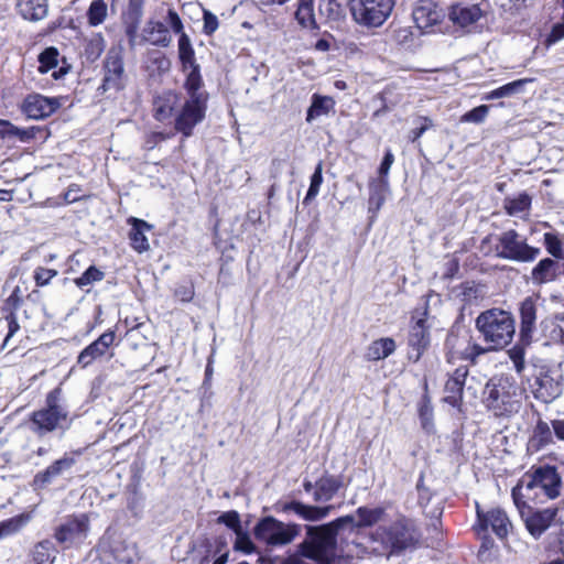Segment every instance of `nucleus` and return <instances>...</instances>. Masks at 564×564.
I'll use <instances>...</instances> for the list:
<instances>
[{"label": "nucleus", "instance_id": "f257e3e1", "mask_svg": "<svg viewBox=\"0 0 564 564\" xmlns=\"http://www.w3.org/2000/svg\"><path fill=\"white\" fill-rule=\"evenodd\" d=\"M417 541L415 523L403 514H398L389 525H379L368 538L367 543L352 541L340 551L349 556H362L371 553L378 556L391 557L399 555Z\"/></svg>", "mask_w": 564, "mask_h": 564}, {"label": "nucleus", "instance_id": "f03ea898", "mask_svg": "<svg viewBox=\"0 0 564 564\" xmlns=\"http://www.w3.org/2000/svg\"><path fill=\"white\" fill-rule=\"evenodd\" d=\"M352 514L339 517L321 525H305V538L297 545V555L315 564H333L337 556V538L352 523Z\"/></svg>", "mask_w": 564, "mask_h": 564}, {"label": "nucleus", "instance_id": "7ed1b4c3", "mask_svg": "<svg viewBox=\"0 0 564 564\" xmlns=\"http://www.w3.org/2000/svg\"><path fill=\"white\" fill-rule=\"evenodd\" d=\"M562 478L554 466H540L527 473L512 488L513 501L527 500L534 505L544 503L560 496Z\"/></svg>", "mask_w": 564, "mask_h": 564}, {"label": "nucleus", "instance_id": "20e7f679", "mask_svg": "<svg viewBox=\"0 0 564 564\" xmlns=\"http://www.w3.org/2000/svg\"><path fill=\"white\" fill-rule=\"evenodd\" d=\"M69 411L63 399L61 388H55L46 394L43 408L33 411L28 421L29 430L37 437L69 427Z\"/></svg>", "mask_w": 564, "mask_h": 564}, {"label": "nucleus", "instance_id": "39448f33", "mask_svg": "<svg viewBox=\"0 0 564 564\" xmlns=\"http://www.w3.org/2000/svg\"><path fill=\"white\" fill-rule=\"evenodd\" d=\"M522 391L510 376L492 377L485 386L482 403L495 416H510L521 408Z\"/></svg>", "mask_w": 564, "mask_h": 564}, {"label": "nucleus", "instance_id": "423d86ee", "mask_svg": "<svg viewBox=\"0 0 564 564\" xmlns=\"http://www.w3.org/2000/svg\"><path fill=\"white\" fill-rule=\"evenodd\" d=\"M476 328L491 349H501L512 341L516 333V321L511 313L491 308L478 315Z\"/></svg>", "mask_w": 564, "mask_h": 564}, {"label": "nucleus", "instance_id": "0eeeda50", "mask_svg": "<svg viewBox=\"0 0 564 564\" xmlns=\"http://www.w3.org/2000/svg\"><path fill=\"white\" fill-rule=\"evenodd\" d=\"M203 86L184 84L187 99L175 116V129L185 138L191 137L194 127L205 118L208 93L203 89Z\"/></svg>", "mask_w": 564, "mask_h": 564}, {"label": "nucleus", "instance_id": "6e6552de", "mask_svg": "<svg viewBox=\"0 0 564 564\" xmlns=\"http://www.w3.org/2000/svg\"><path fill=\"white\" fill-rule=\"evenodd\" d=\"M166 21L170 24L171 30L178 35V59L181 62L182 72L186 74L184 84H188L191 86L204 85L200 75V66L196 61L192 41L189 36L184 32V25L178 13L174 9H169Z\"/></svg>", "mask_w": 564, "mask_h": 564}, {"label": "nucleus", "instance_id": "1a4fd4ad", "mask_svg": "<svg viewBox=\"0 0 564 564\" xmlns=\"http://www.w3.org/2000/svg\"><path fill=\"white\" fill-rule=\"evenodd\" d=\"M394 4V0H350L349 10L359 25L379 28L391 15Z\"/></svg>", "mask_w": 564, "mask_h": 564}, {"label": "nucleus", "instance_id": "9d476101", "mask_svg": "<svg viewBox=\"0 0 564 564\" xmlns=\"http://www.w3.org/2000/svg\"><path fill=\"white\" fill-rule=\"evenodd\" d=\"M301 532L296 523H284L271 516L262 518L253 528L257 540L270 546L290 544Z\"/></svg>", "mask_w": 564, "mask_h": 564}, {"label": "nucleus", "instance_id": "9b49d317", "mask_svg": "<svg viewBox=\"0 0 564 564\" xmlns=\"http://www.w3.org/2000/svg\"><path fill=\"white\" fill-rule=\"evenodd\" d=\"M527 531L534 539L539 540L555 521L556 508H535L532 502L519 500L513 501Z\"/></svg>", "mask_w": 564, "mask_h": 564}, {"label": "nucleus", "instance_id": "f8f14e48", "mask_svg": "<svg viewBox=\"0 0 564 564\" xmlns=\"http://www.w3.org/2000/svg\"><path fill=\"white\" fill-rule=\"evenodd\" d=\"M497 250L500 258L518 262H531L541 253L539 248L529 246L513 229L501 234Z\"/></svg>", "mask_w": 564, "mask_h": 564}, {"label": "nucleus", "instance_id": "ddd939ff", "mask_svg": "<svg viewBox=\"0 0 564 564\" xmlns=\"http://www.w3.org/2000/svg\"><path fill=\"white\" fill-rule=\"evenodd\" d=\"M100 558L106 564H132L135 547L118 533L107 531L99 543Z\"/></svg>", "mask_w": 564, "mask_h": 564}, {"label": "nucleus", "instance_id": "4468645a", "mask_svg": "<svg viewBox=\"0 0 564 564\" xmlns=\"http://www.w3.org/2000/svg\"><path fill=\"white\" fill-rule=\"evenodd\" d=\"M90 525L86 513L72 516L61 523L54 533L55 540L68 549L82 544L88 535Z\"/></svg>", "mask_w": 564, "mask_h": 564}, {"label": "nucleus", "instance_id": "2eb2a0df", "mask_svg": "<svg viewBox=\"0 0 564 564\" xmlns=\"http://www.w3.org/2000/svg\"><path fill=\"white\" fill-rule=\"evenodd\" d=\"M126 83L124 65L121 48L111 47L104 62V78L99 87L104 93L119 91Z\"/></svg>", "mask_w": 564, "mask_h": 564}, {"label": "nucleus", "instance_id": "dca6fc26", "mask_svg": "<svg viewBox=\"0 0 564 564\" xmlns=\"http://www.w3.org/2000/svg\"><path fill=\"white\" fill-rule=\"evenodd\" d=\"M427 310L413 316V324L410 327L408 336L409 352L408 357L413 362H417L430 346V326L426 324Z\"/></svg>", "mask_w": 564, "mask_h": 564}, {"label": "nucleus", "instance_id": "f3484780", "mask_svg": "<svg viewBox=\"0 0 564 564\" xmlns=\"http://www.w3.org/2000/svg\"><path fill=\"white\" fill-rule=\"evenodd\" d=\"M477 518L478 532L487 531L488 528H490L500 540L506 539L512 529L510 519L508 518L505 510L500 508H494L486 513L480 512L479 508H477Z\"/></svg>", "mask_w": 564, "mask_h": 564}, {"label": "nucleus", "instance_id": "a211bd4d", "mask_svg": "<svg viewBox=\"0 0 564 564\" xmlns=\"http://www.w3.org/2000/svg\"><path fill=\"white\" fill-rule=\"evenodd\" d=\"M59 106L56 98L33 94L24 99L22 109L29 118L39 120L51 116Z\"/></svg>", "mask_w": 564, "mask_h": 564}, {"label": "nucleus", "instance_id": "6ab92c4d", "mask_svg": "<svg viewBox=\"0 0 564 564\" xmlns=\"http://www.w3.org/2000/svg\"><path fill=\"white\" fill-rule=\"evenodd\" d=\"M169 28L159 20L149 19L141 31V43H149L158 47H169L172 44Z\"/></svg>", "mask_w": 564, "mask_h": 564}, {"label": "nucleus", "instance_id": "aec40b11", "mask_svg": "<svg viewBox=\"0 0 564 564\" xmlns=\"http://www.w3.org/2000/svg\"><path fill=\"white\" fill-rule=\"evenodd\" d=\"M115 332L108 330L101 334L95 341L80 351L77 364L83 368L88 367L97 358L102 357L115 341Z\"/></svg>", "mask_w": 564, "mask_h": 564}, {"label": "nucleus", "instance_id": "412c9836", "mask_svg": "<svg viewBox=\"0 0 564 564\" xmlns=\"http://www.w3.org/2000/svg\"><path fill=\"white\" fill-rule=\"evenodd\" d=\"M412 15L416 28L423 32L437 24L443 17L442 11L431 0H420Z\"/></svg>", "mask_w": 564, "mask_h": 564}, {"label": "nucleus", "instance_id": "4be33fe9", "mask_svg": "<svg viewBox=\"0 0 564 564\" xmlns=\"http://www.w3.org/2000/svg\"><path fill=\"white\" fill-rule=\"evenodd\" d=\"M333 509V506L317 507L304 505L297 500H292L282 506L283 512H293L301 519L310 522H317L325 519Z\"/></svg>", "mask_w": 564, "mask_h": 564}, {"label": "nucleus", "instance_id": "5701e85b", "mask_svg": "<svg viewBox=\"0 0 564 564\" xmlns=\"http://www.w3.org/2000/svg\"><path fill=\"white\" fill-rule=\"evenodd\" d=\"M520 341L530 345L535 329L536 305L532 297H527L520 305Z\"/></svg>", "mask_w": 564, "mask_h": 564}, {"label": "nucleus", "instance_id": "b1692460", "mask_svg": "<svg viewBox=\"0 0 564 564\" xmlns=\"http://www.w3.org/2000/svg\"><path fill=\"white\" fill-rule=\"evenodd\" d=\"M534 397L544 403H550L562 394V384L549 371L541 372L535 380Z\"/></svg>", "mask_w": 564, "mask_h": 564}, {"label": "nucleus", "instance_id": "393cba45", "mask_svg": "<svg viewBox=\"0 0 564 564\" xmlns=\"http://www.w3.org/2000/svg\"><path fill=\"white\" fill-rule=\"evenodd\" d=\"M468 376L466 366L458 367L445 383V401L453 406H458L462 402L463 389Z\"/></svg>", "mask_w": 564, "mask_h": 564}, {"label": "nucleus", "instance_id": "a878e982", "mask_svg": "<svg viewBox=\"0 0 564 564\" xmlns=\"http://www.w3.org/2000/svg\"><path fill=\"white\" fill-rule=\"evenodd\" d=\"M356 514L359 518L358 521L354 517V522L346 524V530H348L349 533H355L360 528L371 527V525L384 520L386 510L383 508L369 509L366 507H359L356 510Z\"/></svg>", "mask_w": 564, "mask_h": 564}, {"label": "nucleus", "instance_id": "bb28decb", "mask_svg": "<svg viewBox=\"0 0 564 564\" xmlns=\"http://www.w3.org/2000/svg\"><path fill=\"white\" fill-rule=\"evenodd\" d=\"M74 464L75 459L73 457L64 456L51 464L45 470L37 473L34 477V484L44 487L61 476L65 470L70 469Z\"/></svg>", "mask_w": 564, "mask_h": 564}, {"label": "nucleus", "instance_id": "cd10ccee", "mask_svg": "<svg viewBox=\"0 0 564 564\" xmlns=\"http://www.w3.org/2000/svg\"><path fill=\"white\" fill-rule=\"evenodd\" d=\"M343 482L339 477L325 474L315 482L314 500L316 502L329 501L340 489Z\"/></svg>", "mask_w": 564, "mask_h": 564}, {"label": "nucleus", "instance_id": "c85d7f7f", "mask_svg": "<svg viewBox=\"0 0 564 564\" xmlns=\"http://www.w3.org/2000/svg\"><path fill=\"white\" fill-rule=\"evenodd\" d=\"M17 9L24 20L40 21L47 15V0H18Z\"/></svg>", "mask_w": 564, "mask_h": 564}, {"label": "nucleus", "instance_id": "c756f323", "mask_svg": "<svg viewBox=\"0 0 564 564\" xmlns=\"http://www.w3.org/2000/svg\"><path fill=\"white\" fill-rule=\"evenodd\" d=\"M481 18V10L477 4L473 6H463V4H456L451 8L449 11V19L465 28L468 26L475 22H477Z\"/></svg>", "mask_w": 564, "mask_h": 564}, {"label": "nucleus", "instance_id": "7c9ffc66", "mask_svg": "<svg viewBox=\"0 0 564 564\" xmlns=\"http://www.w3.org/2000/svg\"><path fill=\"white\" fill-rule=\"evenodd\" d=\"M389 192L388 178L372 180L369 183V200L368 210L377 214L386 200V195Z\"/></svg>", "mask_w": 564, "mask_h": 564}, {"label": "nucleus", "instance_id": "2f4dec72", "mask_svg": "<svg viewBox=\"0 0 564 564\" xmlns=\"http://www.w3.org/2000/svg\"><path fill=\"white\" fill-rule=\"evenodd\" d=\"M534 78H521L502 85L484 96V100H495L501 98H510L516 95H520L524 93V88L527 84L533 83Z\"/></svg>", "mask_w": 564, "mask_h": 564}, {"label": "nucleus", "instance_id": "473e14b6", "mask_svg": "<svg viewBox=\"0 0 564 564\" xmlns=\"http://www.w3.org/2000/svg\"><path fill=\"white\" fill-rule=\"evenodd\" d=\"M395 348L397 345L393 338H379L367 347L365 358L369 361H379L392 355Z\"/></svg>", "mask_w": 564, "mask_h": 564}, {"label": "nucleus", "instance_id": "72a5a7b5", "mask_svg": "<svg viewBox=\"0 0 564 564\" xmlns=\"http://www.w3.org/2000/svg\"><path fill=\"white\" fill-rule=\"evenodd\" d=\"M541 326L550 339L564 345V313H556L543 319Z\"/></svg>", "mask_w": 564, "mask_h": 564}, {"label": "nucleus", "instance_id": "f704fd0d", "mask_svg": "<svg viewBox=\"0 0 564 564\" xmlns=\"http://www.w3.org/2000/svg\"><path fill=\"white\" fill-rule=\"evenodd\" d=\"M150 226L141 219L133 218L132 228L129 234L132 248L142 253L149 249V241L145 236V230H149Z\"/></svg>", "mask_w": 564, "mask_h": 564}, {"label": "nucleus", "instance_id": "c9c22d12", "mask_svg": "<svg viewBox=\"0 0 564 564\" xmlns=\"http://www.w3.org/2000/svg\"><path fill=\"white\" fill-rule=\"evenodd\" d=\"M335 106L332 97L313 95L312 104L306 113V121L312 122L316 118L328 115Z\"/></svg>", "mask_w": 564, "mask_h": 564}, {"label": "nucleus", "instance_id": "e433bc0d", "mask_svg": "<svg viewBox=\"0 0 564 564\" xmlns=\"http://www.w3.org/2000/svg\"><path fill=\"white\" fill-rule=\"evenodd\" d=\"M556 262L550 258L542 259L531 272V279L535 284L550 282L556 276Z\"/></svg>", "mask_w": 564, "mask_h": 564}, {"label": "nucleus", "instance_id": "4c0bfd02", "mask_svg": "<svg viewBox=\"0 0 564 564\" xmlns=\"http://www.w3.org/2000/svg\"><path fill=\"white\" fill-rule=\"evenodd\" d=\"M552 442L553 433L549 424L542 420H539L533 430V434L529 440V448L536 452L551 444Z\"/></svg>", "mask_w": 564, "mask_h": 564}, {"label": "nucleus", "instance_id": "58836bf2", "mask_svg": "<svg viewBox=\"0 0 564 564\" xmlns=\"http://www.w3.org/2000/svg\"><path fill=\"white\" fill-rule=\"evenodd\" d=\"M31 520L30 513H21L0 522V539L18 533Z\"/></svg>", "mask_w": 564, "mask_h": 564}, {"label": "nucleus", "instance_id": "ea45409f", "mask_svg": "<svg viewBox=\"0 0 564 564\" xmlns=\"http://www.w3.org/2000/svg\"><path fill=\"white\" fill-rule=\"evenodd\" d=\"M531 206V197L527 193H521L517 197L505 199V209L510 216H521L527 213Z\"/></svg>", "mask_w": 564, "mask_h": 564}, {"label": "nucleus", "instance_id": "a19ab883", "mask_svg": "<svg viewBox=\"0 0 564 564\" xmlns=\"http://www.w3.org/2000/svg\"><path fill=\"white\" fill-rule=\"evenodd\" d=\"M105 50V40L100 34H94L87 39L84 46V55L88 62H95Z\"/></svg>", "mask_w": 564, "mask_h": 564}, {"label": "nucleus", "instance_id": "79ce46f5", "mask_svg": "<svg viewBox=\"0 0 564 564\" xmlns=\"http://www.w3.org/2000/svg\"><path fill=\"white\" fill-rule=\"evenodd\" d=\"M55 549L50 540L39 542L33 552V558L37 564H52L55 556Z\"/></svg>", "mask_w": 564, "mask_h": 564}, {"label": "nucleus", "instance_id": "37998d69", "mask_svg": "<svg viewBox=\"0 0 564 564\" xmlns=\"http://www.w3.org/2000/svg\"><path fill=\"white\" fill-rule=\"evenodd\" d=\"M0 135L2 138H17L20 141H28L34 138V132L32 130L19 129L9 121L0 120Z\"/></svg>", "mask_w": 564, "mask_h": 564}, {"label": "nucleus", "instance_id": "c03bdc74", "mask_svg": "<svg viewBox=\"0 0 564 564\" xmlns=\"http://www.w3.org/2000/svg\"><path fill=\"white\" fill-rule=\"evenodd\" d=\"M148 62L150 66L159 74L167 73L171 69V61L165 56L164 53L156 50L148 51Z\"/></svg>", "mask_w": 564, "mask_h": 564}, {"label": "nucleus", "instance_id": "a18cd8bd", "mask_svg": "<svg viewBox=\"0 0 564 564\" xmlns=\"http://www.w3.org/2000/svg\"><path fill=\"white\" fill-rule=\"evenodd\" d=\"M419 417L422 429L431 434L434 432L433 408L427 399L422 400L419 405Z\"/></svg>", "mask_w": 564, "mask_h": 564}, {"label": "nucleus", "instance_id": "49530a36", "mask_svg": "<svg viewBox=\"0 0 564 564\" xmlns=\"http://www.w3.org/2000/svg\"><path fill=\"white\" fill-rule=\"evenodd\" d=\"M323 183V163L319 162L313 175L311 176V184L308 187V191L306 193V196L303 200L304 204H308L311 200H313L319 193L321 185Z\"/></svg>", "mask_w": 564, "mask_h": 564}, {"label": "nucleus", "instance_id": "de8ad7c7", "mask_svg": "<svg viewBox=\"0 0 564 564\" xmlns=\"http://www.w3.org/2000/svg\"><path fill=\"white\" fill-rule=\"evenodd\" d=\"M107 17V4L104 0H94L88 9V21L91 25H98Z\"/></svg>", "mask_w": 564, "mask_h": 564}, {"label": "nucleus", "instance_id": "09e8293b", "mask_svg": "<svg viewBox=\"0 0 564 564\" xmlns=\"http://www.w3.org/2000/svg\"><path fill=\"white\" fill-rule=\"evenodd\" d=\"M528 345L520 341V344L513 346L511 349L508 350V355L513 362L514 369L518 375H521L523 370L525 369V347Z\"/></svg>", "mask_w": 564, "mask_h": 564}, {"label": "nucleus", "instance_id": "8fccbe9b", "mask_svg": "<svg viewBox=\"0 0 564 564\" xmlns=\"http://www.w3.org/2000/svg\"><path fill=\"white\" fill-rule=\"evenodd\" d=\"M58 52L55 47L45 48L39 56L41 73H46L57 65Z\"/></svg>", "mask_w": 564, "mask_h": 564}, {"label": "nucleus", "instance_id": "3c124183", "mask_svg": "<svg viewBox=\"0 0 564 564\" xmlns=\"http://www.w3.org/2000/svg\"><path fill=\"white\" fill-rule=\"evenodd\" d=\"M104 272L96 267H89L79 278L75 280V283L79 288L90 285L94 282L101 281L104 279Z\"/></svg>", "mask_w": 564, "mask_h": 564}, {"label": "nucleus", "instance_id": "603ef678", "mask_svg": "<svg viewBox=\"0 0 564 564\" xmlns=\"http://www.w3.org/2000/svg\"><path fill=\"white\" fill-rule=\"evenodd\" d=\"M235 535H236V540H235L234 549L236 551H241L246 554H251L252 552H254L256 546H254L253 542L251 541L247 531L241 529L240 531L236 532Z\"/></svg>", "mask_w": 564, "mask_h": 564}, {"label": "nucleus", "instance_id": "864d4df0", "mask_svg": "<svg viewBox=\"0 0 564 564\" xmlns=\"http://www.w3.org/2000/svg\"><path fill=\"white\" fill-rule=\"evenodd\" d=\"M544 245L550 254L557 259L564 258V250L561 240L551 232L544 234Z\"/></svg>", "mask_w": 564, "mask_h": 564}, {"label": "nucleus", "instance_id": "5fc2aeb1", "mask_svg": "<svg viewBox=\"0 0 564 564\" xmlns=\"http://www.w3.org/2000/svg\"><path fill=\"white\" fill-rule=\"evenodd\" d=\"M489 112V106L480 105L462 116V122L482 123Z\"/></svg>", "mask_w": 564, "mask_h": 564}, {"label": "nucleus", "instance_id": "6e6d98bb", "mask_svg": "<svg viewBox=\"0 0 564 564\" xmlns=\"http://www.w3.org/2000/svg\"><path fill=\"white\" fill-rule=\"evenodd\" d=\"M217 521H218V523H223L226 527H228L229 529H231L234 531V533H236L242 529L240 516L235 510L223 512L218 517Z\"/></svg>", "mask_w": 564, "mask_h": 564}, {"label": "nucleus", "instance_id": "4d7b16f0", "mask_svg": "<svg viewBox=\"0 0 564 564\" xmlns=\"http://www.w3.org/2000/svg\"><path fill=\"white\" fill-rule=\"evenodd\" d=\"M173 107L171 98H160L155 101V118L165 120L172 116Z\"/></svg>", "mask_w": 564, "mask_h": 564}, {"label": "nucleus", "instance_id": "13d9d810", "mask_svg": "<svg viewBox=\"0 0 564 564\" xmlns=\"http://www.w3.org/2000/svg\"><path fill=\"white\" fill-rule=\"evenodd\" d=\"M295 18H296L297 22L304 28H314L315 26L313 8H297V10L295 12Z\"/></svg>", "mask_w": 564, "mask_h": 564}, {"label": "nucleus", "instance_id": "bf43d9fd", "mask_svg": "<svg viewBox=\"0 0 564 564\" xmlns=\"http://www.w3.org/2000/svg\"><path fill=\"white\" fill-rule=\"evenodd\" d=\"M416 124L417 126L413 130H411L409 134V139L411 142H416L427 129L433 127L432 120L427 117H420L416 120Z\"/></svg>", "mask_w": 564, "mask_h": 564}, {"label": "nucleus", "instance_id": "052dcab7", "mask_svg": "<svg viewBox=\"0 0 564 564\" xmlns=\"http://www.w3.org/2000/svg\"><path fill=\"white\" fill-rule=\"evenodd\" d=\"M56 275V270L39 267L34 271V281L37 286H44L47 285L50 281Z\"/></svg>", "mask_w": 564, "mask_h": 564}, {"label": "nucleus", "instance_id": "680f3d73", "mask_svg": "<svg viewBox=\"0 0 564 564\" xmlns=\"http://www.w3.org/2000/svg\"><path fill=\"white\" fill-rule=\"evenodd\" d=\"M393 39L398 44L408 45L413 40V32L409 26H401L393 31Z\"/></svg>", "mask_w": 564, "mask_h": 564}, {"label": "nucleus", "instance_id": "e2e57ef3", "mask_svg": "<svg viewBox=\"0 0 564 564\" xmlns=\"http://www.w3.org/2000/svg\"><path fill=\"white\" fill-rule=\"evenodd\" d=\"M204 24L203 32L207 35L213 34L218 29V19L217 17L208 10H204L203 15Z\"/></svg>", "mask_w": 564, "mask_h": 564}, {"label": "nucleus", "instance_id": "0e129e2a", "mask_svg": "<svg viewBox=\"0 0 564 564\" xmlns=\"http://www.w3.org/2000/svg\"><path fill=\"white\" fill-rule=\"evenodd\" d=\"M6 321L8 323V334L4 338L3 346H7L10 341L11 337L20 329L17 314L13 311H11L8 315H6Z\"/></svg>", "mask_w": 564, "mask_h": 564}, {"label": "nucleus", "instance_id": "69168bd1", "mask_svg": "<svg viewBox=\"0 0 564 564\" xmlns=\"http://www.w3.org/2000/svg\"><path fill=\"white\" fill-rule=\"evenodd\" d=\"M564 39V15L562 17V21L553 25L552 31L546 37V44L552 45L558 41Z\"/></svg>", "mask_w": 564, "mask_h": 564}, {"label": "nucleus", "instance_id": "338daca9", "mask_svg": "<svg viewBox=\"0 0 564 564\" xmlns=\"http://www.w3.org/2000/svg\"><path fill=\"white\" fill-rule=\"evenodd\" d=\"M525 0H496V4L505 12L514 13L520 10Z\"/></svg>", "mask_w": 564, "mask_h": 564}, {"label": "nucleus", "instance_id": "774afa93", "mask_svg": "<svg viewBox=\"0 0 564 564\" xmlns=\"http://www.w3.org/2000/svg\"><path fill=\"white\" fill-rule=\"evenodd\" d=\"M394 162V155L391 152V150H387L383 160L379 166V178H388L389 171L391 169V165Z\"/></svg>", "mask_w": 564, "mask_h": 564}]
</instances>
